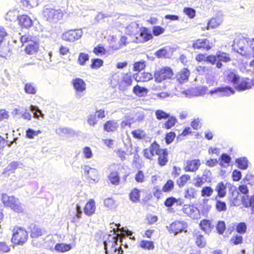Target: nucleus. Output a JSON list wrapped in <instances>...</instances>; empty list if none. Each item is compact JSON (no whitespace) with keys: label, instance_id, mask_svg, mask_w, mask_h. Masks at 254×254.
Segmentation results:
<instances>
[{"label":"nucleus","instance_id":"nucleus-1","mask_svg":"<svg viewBox=\"0 0 254 254\" xmlns=\"http://www.w3.org/2000/svg\"><path fill=\"white\" fill-rule=\"evenodd\" d=\"M1 200L4 206L9 207L17 213H22L24 209L18 198L14 196H8L6 193H1Z\"/></svg>","mask_w":254,"mask_h":254},{"label":"nucleus","instance_id":"nucleus-2","mask_svg":"<svg viewBox=\"0 0 254 254\" xmlns=\"http://www.w3.org/2000/svg\"><path fill=\"white\" fill-rule=\"evenodd\" d=\"M12 231L11 241L13 244L22 246L27 242L28 234L25 229L21 227L15 226Z\"/></svg>","mask_w":254,"mask_h":254},{"label":"nucleus","instance_id":"nucleus-3","mask_svg":"<svg viewBox=\"0 0 254 254\" xmlns=\"http://www.w3.org/2000/svg\"><path fill=\"white\" fill-rule=\"evenodd\" d=\"M43 14L47 21L55 22L61 19L64 15L63 12L60 9L53 8L48 5L44 6Z\"/></svg>","mask_w":254,"mask_h":254},{"label":"nucleus","instance_id":"nucleus-4","mask_svg":"<svg viewBox=\"0 0 254 254\" xmlns=\"http://www.w3.org/2000/svg\"><path fill=\"white\" fill-rule=\"evenodd\" d=\"M232 60L230 55L226 52L218 51L215 55H212L211 65H215L218 69L221 68L223 66V63H227Z\"/></svg>","mask_w":254,"mask_h":254},{"label":"nucleus","instance_id":"nucleus-5","mask_svg":"<svg viewBox=\"0 0 254 254\" xmlns=\"http://www.w3.org/2000/svg\"><path fill=\"white\" fill-rule=\"evenodd\" d=\"M172 69L168 66L164 67L154 72V77L156 82H161L167 79H171L173 75Z\"/></svg>","mask_w":254,"mask_h":254},{"label":"nucleus","instance_id":"nucleus-6","mask_svg":"<svg viewBox=\"0 0 254 254\" xmlns=\"http://www.w3.org/2000/svg\"><path fill=\"white\" fill-rule=\"evenodd\" d=\"M118 238L116 236H109L107 241H104V245L108 247L110 250L111 253L114 254L118 252V254H122L123 250L118 244Z\"/></svg>","mask_w":254,"mask_h":254},{"label":"nucleus","instance_id":"nucleus-7","mask_svg":"<svg viewBox=\"0 0 254 254\" xmlns=\"http://www.w3.org/2000/svg\"><path fill=\"white\" fill-rule=\"evenodd\" d=\"M71 84L75 91V96L77 98H80L84 96L83 92L86 90V83L80 78H75L72 79Z\"/></svg>","mask_w":254,"mask_h":254},{"label":"nucleus","instance_id":"nucleus-8","mask_svg":"<svg viewBox=\"0 0 254 254\" xmlns=\"http://www.w3.org/2000/svg\"><path fill=\"white\" fill-rule=\"evenodd\" d=\"M82 34L81 29H72L63 33L62 38L63 40L72 42L80 38Z\"/></svg>","mask_w":254,"mask_h":254},{"label":"nucleus","instance_id":"nucleus-9","mask_svg":"<svg viewBox=\"0 0 254 254\" xmlns=\"http://www.w3.org/2000/svg\"><path fill=\"white\" fill-rule=\"evenodd\" d=\"M212 173L209 170L205 169L202 176L197 175L194 178V185L196 187H201L205 182L210 183L212 181Z\"/></svg>","mask_w":254,"mask_h":254},{"label":"nucleus","instance_id":"nucleus-10","mask_svg":"<svg viewBox=\"0 0 254 254\" xmlns=\"http://www.w3.org/2000/svg\"><path fill=\"white\" fill-rule=\"evenodd\" d=\"M161 149L160 145L154 141L152 143L149 148L144 149L143 150V156L147 159L151 160L152 158L156 154L158 155Z\"/></svg>","mask_w":254,"mask_h":254},{"label":"nucleus","instance_id":"nucleus-11","mask_svg":"<svg viewBox=\"0 0 254 254\" xmlns=\"http://www.w3.org/2000/svg\"><path fill=\"white\" fill-rule=\"evenodd\" d=\"M188 227L187 222L184 221L176 220L172 222L169 226H167V229L170 233H173L177 235L184 231Z\"/></svg>","mask_w":254,"mask_h":254},{"label":"nucleus","instance_id":"nucleus-12","mask_svg":"<svg viewBox=\"0 0 254 254\" xmlns=\"http://www.w3.org/2000/svg\"><path fill=\"white\" fill-rule=\"evenodd\" d=\"M192 48L194 50H203L208 51L212 48L209 40L206 38L192 40Z\"/></svg>","mask_w":254,"mask_h":254},{"label":"nucleus","instance_id":"nucleus-13","mask_svg":"<svg viewBox=\"0 0 254 254\" xmlns=\"http://www.w3.org/2000/svg\"><path fill=\"white\" fill-rule=\"evenodd\" d=\"M235 92V90L232 87L229 86L224 85L215 87L211 89L209 91V94L212 95L216 93H219L220 96L229 97L231 95L234 94Z\"/></svg>","mask_w":254,"mask_h":254},{"label":"nucleus","instance_id":"nucleus-14","mask_svg":"<svg viewBox=\"0 0 254 254\" xmlns=\"http://www.w3.org/2000/svg\"><path fill=\"white\" fill-rule=\"evenodd\" d=\"M245 42H246L248 44L249 42L251 43V39L249 38H245L244 37H242V38H235L232 46L234 50L238 53H239V50L241 52L244 51L245 50Z\"/></svg>","mask_w":254,"mask_h":254},{"label":"nucleus","instance_id":"nucleus-15","mask_svg":"<svg viewBox=\"0 0 254 254\" xmlns=\"http://www.w3.org/2000/svg\"><path fill=\"white\" fill-rule=\"evenodd\" d=\"M200 165L199 159L189 160L186 161L184 169L185 172H195L198 169Z\"/></svg>","mask_w":254,"mask_h":254},{"label":"nucleus","instance_id":"nucleus-16","mask_svg":"<svg viewBox=\"0 0 254 254\" xmlns=\"http://www.w3.org/2000/svg\"><path fill=\"white\" fill-rule=\"evenodd\" d=\"M241 202L245 208H250L251 214L254 215V194L252 195H240Z\"/></svg>","mask_w":254,"mask_h":254},{"label":"nucleus","instance_id":"nucleus-17","mask_svg":"<svg viewBox=\"0 0 254 254\" xmlns=\"http://www.w3.org/2000/svg\"><path fill=\"white\" fill-rule=\"evenodd\" d=\"M24 167L22 162L19 161H13L8 164L4 169L3 174L14 173L17 169H22Z\"/></svg>","mask_w":254,"mask_h":254},{"label":"nucleus","instance_id":"nucleus-18","mask_svg":"<svg viewBox=\"0 0 254 254\" xmlns=\"http://www.w3.org/2000/svg\"><path fill=\"white\" fill-rule=\"evenodd\" d=\"M17 20L18 21L19 25L22 28H29L33 25V20L31 18L26 14H23L17 16Z\"/></svg>","mask_w":254,"mask_h":254},{"label":"nucleus","instance_id":"nucleus-19","mask_svg":"<svg viewBox=\"0 0 254 254\" xmlns=\"http://www.w3.org/2000/svg\"><path fill=\"white\" fill-rule=\"evenodd\" d=\"M139 25L135 22H131L126 29V33L128 35H134L138 39V35L139 33Z\"/></svg>","mask_w":254,"mask_h":254},{"label":"nucleus","instance_id":"nucleus-20","mask_svg":"<svg viewBox=\"0 0 254 254\" xmlns=\"http://www.w3.org/2000/svg\"><path fill=\"white\" fill-rule=\"evenodd\" d=\"M190 75V70L185 67L177 73L175 78L180 83H184L188 80Z\"/></svg>","mask_w":254,"mask_h":254},{"label":"nucleus","instance_id":"nucleus-21","mask_svg":"<svg viewBox=\"0 0 254 254\" xmlns=\"http://www.w3.org/2000/svg\"><path fill=\"white\" fill-rule=\"evenodd\" d=\"M234 87L236 90L241 92L251 88L252 84L249 82V79L247 78L241 81L239 80Z\"/></svg>","mask_w":254,"mask_h":254},{"label":"nucleus","instance_id":"nucleus-22","mask_svg":"<svg viewBox=\"0 0 254 254\" xmlns=\"http://www.w3.org/2000/svg\"><path fill=\"white\" fill-rule=\"evenodd\" d=\"M183 212L190 216V217L197 218V212L199 210L196 207H194L193 205L184 204L183 206Z\"/></svg>","mask_w":254,"mask_h":254},{"label":"nucleus","instance_id":"nucleus-23","mask_svg":"<svg viewBox=\"0 0 254 254\" xmlns=\"http://www.w3.org/2000/svg\"><path fill=\"white\" fill-rule=\"evenodd\" d=\"M227 184H224L222 181L218 183L215 187V191L217 192L215 197L219 198L224 197L226 195Z\"/></svg>","mask_w":254,"mask_h":254},{"label":"nucleus","instance_id":"nucleus-24","mask_svg":"<svg viewBox=\"0 0 254 254\" xmlns=\"http://www.w3.org/2000/svg\"><path fill=\"white\" fill-rule=\"evenodd\" d=\"M30 230V237L32 238H37L43 235V231L38 226L34 223L31 224L29 226Z\"/></svg>","mask_w":254,"mask_h":254},{"label":"nucleus","instance_id":"nucleus-25","mask_svg":"<svg viewBox=\"0 0 254 254\" xmlns=\"http://www.w3.org/2000/svg\"><path fill=\"white\" fill-rule=\"evenodd\" d=\"M250 162L246 157L237 158L235 159L236 166L242 170H247L249 166Z\"/></svg>","mask_w":254,"mask_h":254},{"label":"nucleus","instance_id":"nucleus-26","mask_svg":"<svg viewBox=\"0 0 254 254\" xmlns=\"http://www.w3.org/2000/svg\"><path fill=\"white\" fill-rule=\"evenodd\" d=\"M158 163L160 166H164L168 162V151L167 148L161 149L160 153L158 155Z\"/></svg>","mask_w":254,"mask_h":254},{"label":"nucleus","instance_id":"nucleus-27","mask_svg":"<svg viewBox=\"0 0 254 254\" xmlns=\"http://www.w3.org/2000/svg\"><path fill=\"white\" fill-rule=\"evenodd\" d=\"M95 208L96 206L94 200L93 199H90V200L86 203L83 208L84 212L86 215L91 216L94 213Z\"/></svg>","mask_w":254,"mask_h":254},{"label":"nucleus","instance_id":"nucleus-28","mask_svg":"<svg viewBox=\"0 0 254 254\" xmlns=\"http://www.w3.org/2000/svg\"><path fill=\"white\" fill-rule=\"evenodd\" d=\"M132 92L139 97H143L147 95L148 90L145 87H141L136 84L133 87Z\"/></svg>","mask_w":254,"mask_h":254},{"label":"nucleus","instance_id":"nucleus-29","mask_svg":"<svg viewBox=\"0 0 254 254\" xmlns=\"http://www.w3.org/2000/svg\"><path fill=\"white\" fill-rule=\"evenodd\" d=\"M39 49V43L35 40L34 41L31 42L30 43L28 44L26 46L24 51L27 54L32 55L38 51Z\"/></svg>","mask_w":254,"mask_h":254},{"label":"nucleus","instance_id":"nucleus-30","mask_svg":"<svg viewBox=\"0 0 254 254\" xmlns=\"http://www.w3.org/2000/svg\"><path fill=\"white\" fill-rule=\"evenodd\" d=\"M138 35L142 39V42H147L153 38L152 33L146 27L140 28Z\"/></svg>","mask_w":254,"mask_h":254},{"label":"nucleus","instance_id":"nucleus-31","mask_svg":"<svg viewBox=\"0 0 254 254\" xmlns=\"http://www.w3.org/2000/svg\"><path fill=\"white\" fill-rule=\"evenodd\" d=\"M199 227L206 234H208L211 232L214 226L209 220L203 219L200 222Z\"/></svg>","mask_w":254,"mask_h":254},{"label":"nucleus","instance_id":"nucleus-32","mask_svg":"<svg viewBox=\"0 0 254 254\" xmlns=\"http://www.w3.org/2000/svg\"><path fill=\"white\" fill-rule=\"evenodd\" d=\"M119 127V124L116 121L109 120L104 124V129L107 132L115 131Z\"/></svg>","mask_w":254,"mask_h":254},{"label":"nucleus","instance_id":"nucleus-33","mask_svg":"<svg viewBox=\"0 0 254 254\" xmlns=\"http://www.w3.org/2000/svg\"><path fill=\"white\" fill-rule=\"evenodd\" d=\"M223 21V19L221 16H216L214 17H212L210 20L208 21L207 23V27L208 29L209 28H215L217 26H218Z\"/></svg>","mask_w":254,"mask_h":254},{"label":"nucleus","instance_id":"nucleus-34","mask_svg":"<svg viewBox=\"0 0 254 254\" xmlns=\"http://www.w3.org/2000/svg\"><path fill=\"white\" fill-rule=\"evenodd\" d=\"M239 192L237 190H235L232 191V196L230 198V202L231 206H239L241 202V199L238 198Z\"/></svg>","mask_w":254,"mask_h":254},{"label":"nucleus","instance_id":"nucleus-35","mask_svg":"<svg viewBox=\"0 0 254 254\" xmlns=\"http://www.w3.org/2000/svg\"><path fill=\"white\" fill-rule=\"evenodd\" d=\"M72 249V245L70 244L58 243L55 246L56 251L60 252H65Z\"/></svg>","mask_w":254,"mask_h":254},{"label":"nucleus","instance_id":"nucleus-36","mask_svg":"<svg viewBox=\"0 0 254 254\" xmlns=\"http://www.w3.org/2000/svg\"><path fill=\"white\" fill-rule=\"evenodd\" d=\"M111 183L114 185H118L120 182L119 174L117 171H112L108 176Z\"/></svg>","mask_w":254,"mask_h":254},{"label":"nucleus","instance_id":"nucleus-37","mask_svg":"<svg viewBox=\"0 0 254 254\" xmlns=\"http://www.w3.org/2000/svg\"><path fill=\"white\" fill-rule=\"evenodd\" d=\"M139 247L142 249L147 250H151L154 249V243L153 241L142 240L139 245Z\"/></svg>","mask_w":254,"mask_h":254},{"label":"nucleus","instance_id":"nucleus-38","mask_svg":"<svg viewBox=\"0 0 254 254\" xmlns=\"http://www.w3.org/2000/svg\"><path fill=\"white\" fill-rule=\"evenodd\" d=\"M195 60L198 62L204 61L211 64L212 55H207L206 54H199L196 56Z\"/></svg>","mask_w":254,"mask_h":254},{"label":"nucleus","instance_id":"nucleus-39","mask_svg":"<svg viewBox=\"0 0 254 254\" xmlns=\"http://www.w3.org/2000/svg\"><path fill=\"white\" fill-rule=\"evenodd\" d=\"M196 195V190L194 188H190L185 190L184 197L187 199L190 200L192 198H195Z\"/></svg>","mask_w":254,"mask_h":254},{"label":"nucleus","instance_id":"nucleus-40","mask_svg":"<svg viewBox=\"0 0 254 254\" xmlns=\"http://www.w3.org/2000/svg\"><path fill=\"white\" fill-rule=\"evenodd\" d=\"M167 119L168 120L163 125V127L169 129L175 125L177 122V119L173 116H170V117Z\"/></svg>","mask_w":254,"mask_h":254},{"label":"nucleus","instance_id":"nucleus-41","mask_svg":"<svg viewBox=\"0 0 254 254\" xmlns=\"http://www.w3.org/2000/svg\"><path fill=\"white\" fill-rule=\"evenodd\" d=\"M140 190L137 188L133 189L129 193V199L133 202H137L139 201Z\"/></svg>","mask_w":254,"mask_h":254},{"label":"nucleus","instance_id":"nucleus-42","mask_svg":"<svg viewBox=\"0 0 254 254\" xmlns=\"http://www.w3.org/2000/svg\"><path fill=\"white\" fill-rule=\"evenodd\" d=\"M219 197H215V208L218 212L225 211L227 210V205L225 201L218 199Z\"/></svg>","mask_w":254,"mask_h":254},{"label":"nucleus","instance_id":"nucleus-43","mask_svg":"<svg viewBox=\"0 0 254 254\" xmlns=\"http://www.w3.org/2000/svg\"><path fill=\"white\" fill-rule=\"evenodd\" d=\"M169 48L168 47H163L157 50L155 53V56L158 58H167L169 57Z\"/></svg>","mask_w":254,"mask_h":254},{"label":"nucleus","instance_id":"nucleus-44","mask_svg":"<svg viewBox=\"0 0 254 254\" xmlns=\"http://www.w3.org/2000/svg\"><path fill=\"white\" fill-rule=\"evenodd\" d=\"M24 91L28 94H35L37 92V88L33 83H27L25 84Z\"/></svg>","mask_w":254,"mask_h":254},{"label":"nucleus","instance_id":"nucleus-45","mask_svg":"<svg viewBox=\"0 0 254 254\" xmlns=\"http://www.w3.org/2000/svg\"><path fill=\"white\" fill-rule=\"evenodd\" d=\"M208 201L209 199L204 198L200 204L201 212L204 214L207 213L211 209V205L208 204Z\"/></svg>","mask_w":254,"mask_h":254},{"label":"nucleus","instance_id":"nucleus-46","mask_svg":"<svg viewBox=\"0 0 254 254\" xmlns=\"http://www.w3.org/2000/svg\"><path fill=\"white\" fill-rule=\"evenodd\" d=\"M155 116L158 120H167L170 117V114L167 113L162 110H157L155 111Z\"/></svg>","mask_w":254,"mask_h":254},{"label":"nucleus","instance_id":"nucleus-47","mask_svg":"<svg viewBox=\"0 0 254 254\" xmlns=\"http://www.w3.org/2000/svg\"><path fill=\"white\" fill-rule=\"evenodd\" d=\"M244 184L250 185L251 186L254 185V174H253L250 171L248 172L246 176L243 180Z\"/></svg>","mask_w":254,"mask_h":254},{"label":"nucleus","instance_id":"nucleus-48","mask_svg":"<svg viewBox=\"0 0 254 254\" xmlns=\"http://www.w3.org/2000/svg\"><path fill=\"white\" fill-rule=\"evenodd\" d=\"M11 55V50L8 45L3 46L0 49V57L7 59Z\"/></svg>","mask_w":254,"mask_h":254},{"label":"nucleus","instance_id":"nucleus-49","mask_svg":"<svg viewBox=\"0 0 254 254\" xmlns=\"http://www.w3.org/2000/svg\"><path fill=\"white\" fill-rule=\"evenodd\" d=\"M227 80L233 83L234 86L238 83L240 80V76L233 72H231L227 75Z\"/></svg>","mask_w":254,"mask_h":254},{"label":"nucleus","instance_id":"nucleus-50","mask_svg":"<svg viewBox=\"0 0 254 254\" xmlns=\"http://www.w3.org/2000/svg\"><path fill=\"white\" fill-rule=\"evenodd\" d=\"M190 177L188 174H185L181 176L177 181V184L180 188L183 187L190 180Z\"/></svg>","mask_w":254,"mask_h":254},{"label":"nucleus","instance_id":"nucleus-51","mask_svg":"<svg viewBox=\"0 0 254 254\" xmlns=\"http://www.w3.org/2000/svg\"><path fill=\"white\" fill-rule=\"evenodd\" d=\"M195 243L199 248H203L206 245V241L203 236L199 233L196 234Z\"/></svg>","mask_w":254,"mask_h":254},{"label":"nucleus","instance_id":"nucleus-52","mask_svg":"<svg viewBox=\"0 0 254 254\" xmlns=\"http://www.w3.org/2000/svg\"><path fill=\"white\" fill-rule=\"evenodd\" d=\"M214 191L213 189L210 186L203 187L201 190V195L202 197H210Z\"/></svg>","mask_w":254,"mask_h":254},{"label":"nucleus","instance_id":"nucleus-53","mask_svg":"<svg viewBox=\"0 0 254 254\" xmlns=\"http://www.w3.org/2000/svg\"><path fill=\"white\" fill-rule=\"evenodd\" d=\"M183 12L190 19H193L196 15L195 10L192 7H185L183 9Z\"/></svg>","mask_w":254,"mask_h":254},{"label":"nucleus","instance_id":"nucleus-54","mask_svg":"<svg viewBox=\"0 0 254 254\" xmlns=\"http://www.w3.org/2000/svg\"><path fill=\"white\" fill-rule=\"evenodd\" d=\"M89 56L88 54L80 53L77 59V62L81 65H84L86 62L89 61Z\"/></svg>","mask_w":254,"mask_h":254},{"label":"nucleus","instance_id":"nucleus-55","mask_svg":"<svg viewBox=\"0 0 254 254\" xmlns=\"http://www.w3.org/2000/svg\"><path fill=\"white\" fill-rule=\"evenodd\" d=\"M132 136L138 139H141L144 138L146 136L145 132L141 129H135L131 131Z\"/></svg>","mask_w":254,"mask_h":254},{"label":"nucleus","instance_id":"nucleus-56","mask_svg":"<svg viewBox=\"0 0 254 254\" xmlns=\"http://www.w3.org/2000/svg\"><path fill=\"white\" fill-rule=\"evenodd\" d=\"M247 226L245 222H242L236 226V231L240 234H244L247 231Z\"/></svg>","mask_w":254,"mask_h":254},{"label":"nucleus","instance_id":"nucleus-57","mask_svg":"<svg viewBox=\"0 0 254 254\" xmlns=\"http://www.w3.org/2000/svg\"><path fill=\"white\" fill-rule=\"evenodd\" d=\"M226 228L225 222L224 221H218L216 226V229L217 232L219 235H222Z\"/></svg>","mask_w":254,"mask_h":254},{"label":"nucleus","instance_id":"nucleus-58","mask_svg":"<svg viewBox=\"0 0 254 254\" xmlns=\"http://www.w3.org/2000/svg\"><path fill=\"white\" fill-rule=\"evenodd\" d=\"M36 40V37L31 36L30 35H24L20 36V41L22 45L25 43H30L31 42L34 41Z\"/></svg>","mask_w":254,"mask_h":254},{"label":"nucleus","instance_id":"nucleus-59","mask_svg":"<svg viewBox=\"0 0 254 254\" xmlns=\"http://www.w3.org/2000/svg\"><path fill=\"white\" fill-rule=\"evenodd\" d=\"M174 187V183L171 180H168L162 188L163 192H167L171 191Z\"/></svg>","mask_w":254,"mask_h":254},{"label":"nucleus","instance_id":"nucleus-60","mask_svg":"<svg viewBox=\"0 0 254 254\" xmlns=\"http://www.w3.org/2000/svg\"><path fill=\"white\" fill-rule=\"evenodd\" d=\"M243 242V238L241 235L236 234L232 237L230 240V243L234 245L241 244Z\"/></svg>","mask_w":254,"mask_h":254},{"label":"nucleus","instance_id":"nucleus-61","mask_svg":"<svg viewBox=\"0 0 254 254\" xmlns=\"http://www.w3.org/2000/svg\"><path fill=\"white\" fill-rule=\"evenodd\" d=\"M103 64V61L100 59H93L91 60L90 67L92 69L100 68Z\"/></svg>","mask_w":254,"mask_h":254},{"label":"nucleus","instance_id":"nucleus-62","mask_svg":"<svg viewBox=\"0 0 254 254\" xmlns=\"http://www.w3.org/2000/svg\"><path fill=\"white\" fill-rule=\"evenodd\" d=\"M41 132V131L40 130H34L32 128H28L26 130V137L29 139H32Z\"/></svg>","mask_w":254,"mask_h":254},{"label":"nucleus","instance_id":"nucleus-63","mask_svg":"<svg viewBox=\"0 0 254 254\" xmlns=\"http://www.w3.org/2000/svg\"><path fill=\"white\" fill-rule=\"evenodd\" d=\"M146 66L145 62L144 61H140L135 62L133 64V70L136 71H140L144 69Z\"/></svg>","mask_w":254,"mask_h":254},{"label":"nucleus","instance_id":"nucleus-64","mask_svg":"<svg viewBox=\"0 0 254 254\" xmlns=\"http://www.w3.org/2000/svg\"><path fill=\"white\" fill-rule=\"evenodd\" d=\"M32 113L33 114L34 117L36 119H38L39 117H41L42 118H44V114L42 113V111L39 109V108L37 106L34 105V107H32Z\"/></svg>","mask_w":254,"mask_h":254}]
</instances>
